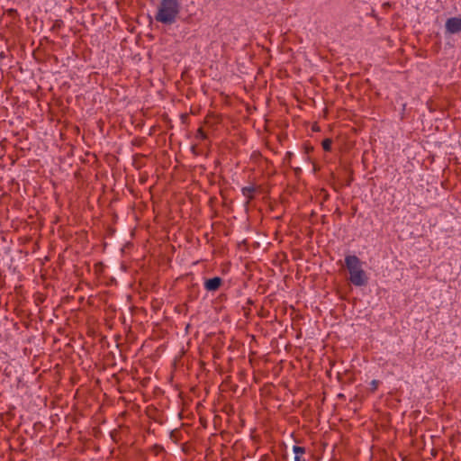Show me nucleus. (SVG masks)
<instances>
[{"instance_id":"f257e3e1","label":"nucleus","mask_w":461,"mask_h":461,"mask_svg":"<svg viewBox=\"0 0 461 461\" xmlns=\"http://www.w3.org/2000/svg\"><path fill=\"white\" fill-rule=\"evenodd\" d=\"M179 11L177 0H161L155 14V20L163 24H172L176 21Z\"/></svg>"},{"instance_id":"f03ea898","label":"nucleus","mask_w":461,"mask_h":461,"mask_svg":"<svg viewBox=\"0 0 461 461\" xmlns=\"http://www.w3.org/2000/svg\"><path fill=\"white\" fill-rule=\"evenodd\" d=\"M345 265L349 272V281L356 286L366 285L368 282L366 273L362 267L361 260L355 255H348L345 258Z\"/></svg>"},{"instance_id":"7ed1b4c3","label":"nucleus","mask_w":461,"mask_h":461,"mask_svg":"<svg viewBox=\"0 0 461 461\" xmlns=\"http://www.w3.org/2000/svg\"><path fill=\"white\" fill-rule=\"evenodd\" d=\"M446 32L450 34L458 33L461 32V18L451 17L446 21L445 23Z\"/></svg>"},{"instance_id":"20e7f679","label":"nucleus","mask_w":461,"mask_h":461,"mask_svg":"<svg viewBox=\"0 0 461 461\" xmlns=\"http://www.w3.org/2000/svg\"><path fill=\"white\" fill-rule=\"evenodd\" d=\"M222 284V279L219 276H215L211 279H207L204 282V288L207 291H217Z\"/></svg>"},{"instance_id":"39448f33","label":"nucleus","mask_w":461,"mask_h":461,"mask_svg":"<svg viewBox=\"0 0 461 461\" xmlns=\"http://www.w3.org/2000/svg\"><path fill=\"white\" fill-rule=\"evenodd\" d=\"M221 122V118L213 113H209L203 120V125L209 129L215 130L217 124Z\"/></svg>"},{"instance_id":"423d86ee","label":"nucleus","mask_w":461,"mask_h":461,"mask_svg":"<svg viewBox=\"0 0 461 461\" xmlns=\"http://www.w3.org/2000/svg\"><path fill=\"white\" fill-rule=\"evenodd\" d=\"M294 461H305L303 458V455L305 453V448L300 446H294Z\"/></svg>"},{"instance_id":"0eeeda50","label":"nucleus","mask_w":461,"mask_h":461,"mask_svg":"<svg viewBox=\"0 0 461 461\" xmlns=\"http://www.w3.org/2000/svg\"><path fill=\"white\" fill-rule=\"evenodd\" d=\"M256 189L253 185L245 186L241 189L242 194L248 199V202L253 199Z\"/></svg>"},{"instance_id":"6e6552de","label":"nucleus","mask_w":461,"mask_h":461,"mask_svg":"<svg viewBox=\"0 0 461 461\" xmlns=\"http://www.w3.org/2000/svg\"><path fill=\"white\" fill-rule=\"evenodd\" d=\"M332 140L330 139H324L321 142L322 149L325 151H330Z\"/></svg>"},{"instance_id":"1a4fd4ad","label":"nucleus","mask_w":461,"mask_h":461,"mask_svg":"<svg viewBox=\"0 0 461 461\" xmlns=\"http://www.w3.org/2000/svg\"><path fill=\"white\" fill-rule=\"evenodd\" d=\"M195 138L200 140H206L207 134L204 132L203 126L199 127L196 133Z\"/></svg>"},{"instance_id":"9d476101","label":"nucleus","mask_w":461,"mask_h":461,"mask_svg":"<svg viewBox=\"0 0 461 461\" xmlns=\"http://www.w3.org/2000/svg\"><path fill=\"white\" fill-rule=\"evenodd\" d=\"M294 154L291 152V151H287L285 153V158H284V161L287 164H290L291 163V160H292V158H293Z\"/></svg>"},{"instance_id":"9b49d317","label":"nucleus","mask_w":461,"mask_h":461,"mask_svg":"<svg viewBox=\"0 0 461 461\" xmlns=\"http://www.w3.org/2000/svg\"><path fill=\"white\" fill-rule=\"evenodd\" d=\"M372 384H373V386H374V389H375V388H376V386H377V382H376V381H373V382H372Z\"/></svg>"},{"instance_id":"f8f14e48","label":"nucleus","mask_w":461,"mask_h":461,"mask_svg":"<svg viewBox=\"0 0 461 461\" xmlns=\"http://www.w3.org/2000/svg\"><path fill=\"white\" fill-rule=\"evenodd\" d=\"M14 12H15V10H14V9L9 10V13H10V14H13V13H14Z\"/></svg>"},{"instance_id":"ddd939ff","label":"nucleus","mask_w":461,"mask_h":461,"mask_svg":"<svg viewBox=\"0 0 461 461\" xmlns=\"http://www.w3.org/2000/svg\"><path fill=\"white\" fill-rule=\"evenodd\" d=\"M192 150L194 152L195 151V146H193L192 147Z\"/></svg>"}]
</instances>
